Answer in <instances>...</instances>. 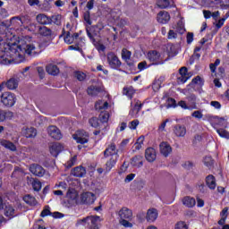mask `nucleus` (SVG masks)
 <instances>
[{
  "label": "nucleus",
  "mask_w": 229,
  "mask_h": 229,
  "mask_svg": "<svg viewBox=\"0 0 229 229\" xmlns=\"http://www.w3.org/2000/svg\"><path fill=\"white\" fill-rule=\"evenodd\" d=\"M15 21H20V17H13L9 21H2V32L1 40H4L3 44L4 50L1 52V64L2 65H10L17 56H22V55H31L35 49V45L21 42L18 45L15 42H8V40H13L15 35L10 30V26L15 24Z\"/></svg>",
  "instance_id": "1"
},
{
  "label": "nucleus",
  "mask_w": 229,
  "mask_h": 229,
  "mask_svg": "<svg viewBox=\"0 0 229 229\" xmlns=\"http://www.w3.org/2000/svg\"><path fill=\"white\" fill-rule=\"evenodd\" d=\"M99 223H101V218L98 216H89L82 219H78L76 222V226H87L89 229H99Z\"/></svg>",
  "instance_id": "2"
},
{
  "label": "nucleus",
  "mask_w": 229,
  "mask_h": 229,
  "mask_svg": "<svg viewBox=\"0 0 229 229\" xmlns=\"http://www.w3.org/2000/svg\"><path fill=\"white\" fill-rule=\"evenodd\" d=\"M148 59L151 62L152 65H164L165 61L162 55L157 50H151L148 53Z\"/></svg>",
  "instance_id": "3"
},
{
  "label": "nucleus",
  "mask_w": 229,
  "mask_h": 229,
  "mask_svg": "<svg viewBox=\"0 0 229 229\" xmlns=\"http://www.w3.org/2000/svg\"><path fill=\"white\" fill-rule=\"evenodd\" d=\"M106 60L109 67H111V69H114L115 71H117L121 65H123V63H121V60H119V57H117V55H115L114 52L107 53Z\"/></svg>",
  "instance_id": "4"
},
{
  "label": "nucleus",
  "mask_w": 229,
  "mask_h": 229,
  "mask_svg": "<svg viewBox=\"0 0 229 229\" xmlns=\"http://www.w3.org/2000/svg\"><path fill=\"white\" fill-rule=\"evenodd\" d=\"M15 94L12 92H4L1 95V103L4 105V106H13L15 105Z\"/></svg>",
  "instance_id": "5"
},
{
  "label": "nucleus",
  "mask_w": 229,
  "mask_h": 229,
  "mask_svg": "<svg viewBox=\"0 0 229 229\" xmlns=\"http://www.w3.org/2000/svg\"><path fill=\"white\" fill-rule=\"evenodd\" d=\"M72 139L76 140L77 144H87L89 142V136L83 131H79L72 135Z\"/></svg>",
  "instance_id": "6"
},
{
  "label": "nucleus",
  "mask_w": 229,
  "mask_h": 229,
  "mask_svg": "<svg viewBox=\"0 0 229 229\" xmlns=\"http://www.w3.org/2000/svg\"><path fill=\"white\" fill-rule=\"evenodd\" d=\"M190 79L191 75L189 74V70L187 67H182L179 69V76L177 77V83L179 85H183V83H186V81Z\"/></svg>",
  "instance_id": "7"
},
{
  "label": "nucleus",
  "mask_w": 229,
  "mask_h": 229,
  "mask_svg": "<svg viewBox=\"0 0 229 229\" xmlns=\"http://www.w3.org/2000/svg\"><path fill=\"white\" fill-rule=\"evenodd\" d=\"M110 157H116L119 158V149H117L115 143H111L104 151V158H108Z\"/></svg>",
  "instance_id": "8"
},
{
  "label": "nucleus",
  "mask_w": 229,
  "mask_h": 229,
  "mask_svg": "<svg viewBox=\"0 0 229 229\" xmlns=\"http://www.w3.org/2000/svg\"><path fill=\"white\" fill-rule=\"evenodd\" d=\"M81 201L82 205H92L96 201V194L87 191L81 195Z\"/></svg>",
  "instance_id": "9"
},
{
  "label": "nucleus",
  "mask_w": 229,
  "mask_h": 229,
  "mask_svg": "<svg viewBox=\"0 0 229 229\" xmlns=\"http://www.w3.org/2000/svg\"><path fill=\"white\" fill-rule=\"evenodd\" d=\"M2 209L4 210V215L5 217H9V219H13L15 217V208L12 207L10 204H4L3 201L1 202Z\"/></svg>",
  "instance_id": "10"
},
{
  "label": "nucleus",
  "mask_w": 229,
  "mask_h": 229,
  "mask_svg": "<svg viewBox=\"0 0 229 229\" xmlns=\"http://www.w3.org/2000/svg\"><path fill=\"white\" fill-rule=\"evenodd\" d=\"M173 132L175 137H185L187 135V127L185 125H182L180 123L173 126Z\"/></svg>",
  "instance_id": "11"
},
{
  "label": "nucleus",
  "mask_w": 229,
  "mask_h": 229,
  "mask_svg": "<svg viewBox=\"0 0 229 229\" xmlns=\"http://www.w3.org/2000/svg\"><path fill=\"white\" fill-rule=\"evenodd\" d=\"M30 171L32 174H34V176H38L39 178H42V176L46 174V170L44 169V167L37 164L30 165Z\"/></svg>",
  "instance_id": "12"
},
{
  "label": "nucleus",
  "mask_w": 229,
  "mask_h": 229,
  "mask_svg": "<svg viewBox=\"0 0 229 229\" xmlns=\"http://www.w3.org/2000/svg\"><path fill=\"white\" fill-rule=\"evenodd\" d=\"M47 133L55 140H60V139H62V132L60 131V129L55 125H51L47 128Z\"/></svg>",
  "instance_id": "13"
},
{
  "label": "nucleus",
  "mask_w": 229,
  "mask_h": 229,
  "mask_svg": "<svg viewBox=\"0 0 229 229\" xmlns=\"http://www.w3.org/2000/svg\"><path fill=\"white\" fill-rule=\"evenodd\" d=\"M117 160H119L117 157H108V159L106 160L104 165L106 174H107V173H110V171H112V169L115 167V164H117Z\"/></svg>",
  "instance_id": "14"
},
{
  "label": "nucleus",
  "mask_w": 229,
  "mask_h": 229,
  "mask_svg": "<svg viewBox=\"0 0 229 229\" xmlns=\"http://www.w3.org/2000/svg\"><path fill=\"white\" fill-rule=\"evenodd\" d=\"M157 218L158 210H157L156 208H149L147 211L146 220L148 221V223H155V221H157Z\"/></svg>",
  "instance_id": "15"
},
{
  "label": "nucleus",
  "mask_w": 229,
  "mask_h": 229,
  "mask_svg": "<svg viewBox=\"0 0 229 229\" xmlns=\"http://www.w3.org/2000/svg\"><path fill=\"white\" fill-rule=\"evenodd\" d=\"M159 149L163 157H167L168 155H171V153L173 152V148H171V145H169V143L165 141L160 143Z\"/></svg>",
  "instance_id": "16"
},
{
  "label": "nucleus",
  "mask_w": 229,
  "mask_h": 229,
  "mask_svg": "<svg viewBox=\"0 0 229 229\" xmlns=\"http://www.w3.org/2000/svg\"><path fill=\"white\" fill-rule=\"evenodd\" d=\"M157 22L160 24H167L169 21H171V15H169V13L161 11L159 13H157Z\"/></svg>",
  "instance_id": "17"
},
{
  "label": "nucleus",
  "mask_w": 229,
  "mask_h": 229,
  "mask_svg": "<svg viewBox=\"0 0 229 229\" xmlns=\"http://www.w3.org/2000/svg\"><path fill=\"white\" fill-rule=\"evenodd\" d=\"M145 158L148 162H155L157 160V150L149 147L145 150Z\"/></svg>",
  "instance_id": "18"
},
{
  "label": "nucleus",
  "mask_w": 229,
  "mask_h": 229,
  "mask_svg": "<svg viewBox=\"0 0 229 229\" xmlns=\"http://www.w3.org/2000/svg\"><path fill=\"white\" fill-rule=\"evenodd\" d=\"M72 174L76 178H83L87 174V170L83 166H77L72 170Z\"/></svg>",
  "instance_id": "19"
},
{
  "label": "nucleus",
  "mask_w": 229,
  "mask_h": 229,
  "mask_svg": "<svg viewBox=\"0 0 229 229\" xmlns=\"http://www.w3.org/2000/svg\"><path fill=\"white\" fill-rule=\"evenodd\" d=\"M119 216L121 219H128V221H130L133 216V213L131 212V209L128 208H123L119 211Z\"/></svg>",
  "instance_id": "20"
},
{
  "label": "nucleus",
  "mask_w": 229,
  "mask_h": 229,
  "mask_svg": "<svg viewBox=\"0 0 229 229\" xmlns=\"http://www.w3.org/2000/svg\"><path fill=\"white\" fill-rule=\"evenodd\" d=\"M63 149H64V147L62 146V144L54 143L50 147V153H51L52 157H58V155H60V153H62Z\"/></svg>",
  "instance_id": "21"
},
{
  "label": "nucleus",
  "mask_w": 229,
  "mask_h": 229,
  "mask_svg": "<svg viewBox=\"0 0 229 229\" xmlns=\"http://www.w3.org/2000/svg\"><path fill=\"white\" fill-rule=\"evenodd\" d=\"M37 21L39 24H42L43 26H47L51 24V17L46 15V14H38L37 16Z\"/></svg>",
  "instance_id": "22"
},
{
  "label": "nucleus",
  "mask_w": 229,
  "mask_h": 229,
  "mask_svg": "<svg viewBox=\"0 0 229 229\" xmlns=\"http://www.w3.org/2000/svg\"><path fill=\"white\" fill-rule=\"evenodd\" d=\"M131 165L133 167H142L144 165L142 156H135L131 160Z\"/></svg>",
  "instance_id": "23"
},
{
  "label": "nucleus",
  "mask_w": 229,
  "mask_h": 229,
  "mask_svg": "<svg viewBox=\"0 0 229 229\" xmlns=\"http://www.w3.org/2000/svg\"><path fill=\"white\" fill-rule=\"evenodd\" d=\"M5 85L7 89H9V90H15V89L19 87V79L11 78L10 80L7 81Z\"/></svg>",
  "instance_id": "24"
},
{
  "label": "nucleus",
  "mask_w": 229,
  "mask_h": 229,
  "mask_svg": "<svg viewBox=\"0 0 229 229\" xmlns=\"http://www.w3.org/2000/svg\"><path fill=\"white\" fill-rule=\"evenodd\" d=\"M186 99L191 110H196V108H198V106L196 105V95L191 94L190 96L186 97Z\"/></svg>",
  "instance_id": "25"
},
{
  "label": "nucleus",
  "mask_w": 229,
  "mask_h": 229,
  "mask_svg": "<svg viewBox=\"0 0 229 229\" xmlns=\"http://www.w3.org/2000/svg\"><path fill=\"white\" fill-rule=\"evenodd\" d=\"M46 70L47 73L51 74V76H56L60 72V69H58V66L52 64L47 65Z\"/></svg>",
  "instance_id": "26"
},
{
  "label": "nucleus",
  "mask_w": 229,
  "mask_h": 229,
  "mask_svg": "<svg viewBox=\"0 0 229 229\" xmlns=\"http://www.w3.org/2000/svg\"><path fill=\"white\" fill-rule=\"evenodd\" d=\"M38 33L41 37H51L53 30L46 26L38 27Z\"/></svg>",
  "instance_id": "27"
},
{
  "label": "nucleus",
  "mask_w": 229,
  "mask_h": 229,
  "mask_svg": "<svg viewBox=\"0 0 229 229\" xmlns=\"http://www.w3.org/2000/svg\"><path fill=\"white\" fill-rule=\"evenodd\" d=\"M206 184L208 187V189H211V191H214L216 189V177L212 174H209L206 177Z\"/></svg>",
  "instance_id": "28"
},
{
  "label": "nucleus",
  "mask_w": 229,
  "mask_h": 229,
  "mask_svg": "<svg viewBox=\"0 0 229 229\" xmlns=\"http://www.w3.org/2000/svg\"><path fill=\"white\" fill-rule=\"evenodd\" d=\"M182 204L185 207H188V208H192V207H195L196 205V199L191 197H184L182 199Z\"/></svg>",
  "instance_id": "29"
},
{
  "label": "nucleus",
  "mask_w": 229,
  "mask_h": 229,
  "mask_svg": "<svg viewBox=\"0 0 229 229\" xmlns=\"http://www.w3.org/2000/svg\"><path fill=\"white\" fill-rule=\"evenodd\" d=\"M89 96L92 98H96L101 92V88L96 86H89L87 89Z\"/></svg>",
  "instance_id": "30"
},
{
  "label": "nucleus",
  "mask_w": 229,
  "mask_h": 229,
  "mask_svg": "<svg viewBox=\"0 0 229 229\" xmlns=\"http://www.w3.org/2000/svg\"><path fill=\"white\" fill-rule=\"evenodd\" d=\"M1 146L5 148L6 149H9L10 151H17V147L12 141L3 140H2Z\"/></svg>",
  "instance_id": "31"
},
{
  "label": "nucleus",
  "mask_w": 229,
  "mask_h": 229,
  "mask_svg": "<svg viewBox=\"0 0 229 229\" xmlns=\"http://www.w3.org/2000/svg\"><path fill=\"white\" fill-rule=\"evenodd\" d=\"M23 133L27 139H33L37 137V129L33 127L27 128Z\"/></svg>",
  "instance_id": "32"
},
{
  "label": "nucleus",
  "mask_w": 229,
  "mask_h": 229,
  "mask_svg": "<svg viewBox=\"0 0 229 229\" xmlns=\"http://www.w3.org/2000/svg\"><path fill=\"white\" fill-rule=\"evenodd\" d=\"M193 85L203 87V85H205V81L201 77L197 76L192 79L191 82L189 84V87H193Z\"/></svg>",
  "instance_id": "33"
},
{
  "label": "nucleus",
  "mask_w": 229,
  "mask_h": 229,
  "mask_svg": "<svg viewBox=\"0 0 229 229\" xmlns=\"http://www.w3.org/2000/svg\"><path fill=\"white\" fill-rule=\"evenodd\" d=\"M108 108V102H103V100H98L95 104V109L98 112H101V110H106Z\"/></svg>",
  "instance_id": "34"
},
{
  "label": "nucleus",
  "mask_w": 229,
  "mask_h": 229,
  "mask_svg": "<svg viewBox=\"0 0 229 229\" xmlns=\"http://www.w3.org/2000/svg\"><path fill=\"white\" fill-rule=\"evenodd\" d=\"M23 201H25L27 205H30V207H35V205H37V199L31 195H25L23 197Z\"/></svg>",
  "instance_id": "35"
},
{
  "label": "nucleus",
  "mask_w": 229,
  "mask_h": 229,
  "mask_svg": "<svg viewBox=\"0 0 229 229\" xmlns=\"http://www.w3.org/2000/svg\"><path fill=\"white\" fill-rule=\"evenodd\" d=\"M215 123L217 126H221L222 128H226V124L228 122L225 117L215 116Z\"/></svg>",
  "instance_id": "36"
},
{
  "label": "nucleus",
  "mask_w": 229,
  "mask_h": 229,
  "mask_svg": "<svg viewBox=\"0 0 229 229\" xmlns=\"http://www.w3.org/2000/svg\"><path fill=\"white\" fill-rule=\"evenodd\" d=\"M157 6L161 10H165V8H171V2L169 0H158Z\"/></svg>",
  "instance_id": "37"
},
{
  "label": "nucleus",
  "mask_w": 229,
  "mask_h": 229,
  "mask_svg": "<svg viewBox=\"0 0 229 229\" xmlns=\"http://www.w3.org/2000/svg\"><path fill=\"white\" fill-rule=\"evenodd\" d=\"M123 96H127L129 99H131V98H133V95L135 94V89H133V88L131 87L123 88Z\"/></svg>",
  "instance_id": "38"
},
{
  "label": "nucleus",
  "mask_w": 229,
  "mask_h": 229,
  "mask_svg": "<svg viewBox=\"0 0 229 229\" xmlns=\"http://www.w3.org/2000/svg\"><path fill=\"white\" fill-rule=\"evenodd\" d=\"M131 58V52L126 48H123L122 50V59L124 60V62H128Z\"/></svg>",
  "instance_id": "39"
},
{
  "label": "nucleus",
  "mask_w": 229,
  "mask_h": 229,
  "mask_svg": "<svg viewBox=\"0 0 229 229\" xmlns=\"http://www.w3.org/2000/svg\"><path fill=\"white\" fill-rule=\"evenodd\" d=\"M31 185L32 189L36 191V192H38L40 189H42V182H40V181H38V179H33Z\"/></svg>",
  "instance_id": "40"
},
{
  "label": "nucleus",
  "mask_w": 229,
  "mask_h": 229,
  "mask_svg": "<svg viewBox=\"0 0 229 229\" xmlns=\"http://www.w3.org/2000/svg\"><path fill=\"white\" fill-rule=\"evenodd\" d=\"M51 24H56V26H60L62 24V15L56 14L50 17Z\"/></svg>",
  "instance_id": "41"
},
{
  "label": "nucleus",
  "mask_w": 229,
  "mask_h": 229,
  "mask_svg": "<svg viewBox=\"0 0 229 229\" xmlns=\"http://www.w3.org/2000/svg\"><path fill=\"white\" fill-rule=\"evenodd\" d=\"M74 77L78 80V81H85L87 79V74L83 72H75Z\"/></svg>",
  "instance_id": "42"
},
{
  "label": "nucleus",
  "mask_w": 229,
  "mask_h": 229,
  "mask_svg": "<svg viewBox=\"0 0 229 229\" xmlns=\"http://www.w3.org/2000/svg\"><path fill=\"white\" fill-rule=\"evenodd\" d=\"M203 162L206 167H212L214 165V159L210 156L205 157Z\"/></svg>",
  "instance_id": "43"
},
{
  "label": "nucleus",
  "mask_w": 229,
  "mask_h": 229,
  "mask_svg": "<svg viewBox=\"0 0 229 229\" xmlns=\"http://www.w3.org/2000/svg\"><path fill=\"white\" fill-rule=\"evenodd\" d=\"M216 133H218L219 137L222 139H229V132L225 129H216Z\"/></svg>",
  "instance_id": "44"
},
{
  "label": "nucleus",
  "mask_w": 229,
  "mask_h": 229,
  "mask_svg": "<svg viewBox=\"0 0 229 229\" xmlns=\"http://www.w3.org/2000/svg\"><path fill=\"white\" fill-rule=\"evenodd\" d=\"M1 115L2 121L3 119H12V117H13V113L12 111H2Z\"/></svg>",
  "instance_id": "45"
},
{
  "label": "nucleus",
  "mask_w": 229,
  "mask_h": 229,
  "mask_svg": "<svg viewBox=\"0 0 229 229\" xmlns=\"http://www.w3.org/2000/svg\"><path fill=\"white\" fill-rule=\"evenodd\" d=\"M99 118L101 123H106L108 119H110V114H108V112H101L99 114Z\"/></svg>",
  "instance_id": "46"
},
{
  "label": "nucleus",
  "mask_w": 229,
  "mask_h": 229,
  "mask_svg": "<svg viewBox=\"0 0 229 229\" xmlns=\"http://www.w3.org/2000/svg\"><path fill=\"white\" fill-rule=\"evenodd\" d=\"M199 58H201V54H198V53L194 52L193 55L190 58V65H192L194 64V62H196L197 60H199Z\"/></svg>",
  "instance_id": "47"
},
{
  "label": "nucleus",
  "mask_w": 229,
  "mask_h": 229,
  "mask_svg": "<svg viewBox=\"0 0 229 229\" xmlns=\"http://www.w3.org/2000/svg\"><path fill=\"white\" fill-rule=\"evenodd\" d=\"M83 19L89 26L92 25V21L90 20V11H86L83 14Z\"/></svg>",
  "instance_id": "48"
},
{
  "label": "nucleus",
  "mask_w": 229,
  "mask_h": 229,
  "mask_svg": "<svg viewBox=\"0 0 229 229\" xmlns=\"http://www.w3.org/2000/svg\"><path fill=\"white\" fill-rule=\"evenodd\" d=\"M89 123L92 128H98L99 126V120L97 117H92L89 120Z\"/></svg>",
  "instance_id": "49"
},
{
  "label": "nucleus",
  "mask_w": 229,
  "mask_h": 229,
  "mask_svg": "<svg viewBox=\"0 0 229 229\" xmlns=\"http://www.w3.org/2000/svg\"><path fill=\"white\" fill-rule=\"evenodd\" d=\"M64 42L68 45L74 44V38L71 36V32H67L66 36L64 37Z\"/></svg>",
  "instance_id": "50"
},
{
  "label": "nucleus",
  "mask_w": 229,
  "mask_h": 229,
  "mask_svg": "<svg viewBox=\"0 0 229 229\" xmlns=\"http://www.w3.org/2000/svg\"><path fill=\"white\" fill-rule=\"evenodd\" d=\"M178 105H176V100L173 98L167 99V108H176Z\"/></svg>",
  "instance_id": "51"
},
{
  "label": "nucleus",
  "mask_w": 229,
  "mask_h": 229,
  "mask_svg": "<svg viewBox=\"0 0 229 229\" xmlns=\"http://www.w3.org/2000/svg\"><path fill=\"white\" fill-rule=\"evenodd\" d=\"M76 160H78V156H73L67 163L66 167L71 168L74 164H76Z\"/></svg>",
  "instance_id": "52"
},
{
  "label": "nucleus",
  "mask_w": 229,
  "mask_h": 229,
  "mask_svg": "<svg viewBox=\"0 0 229 229\" xmlns=\"http://www.w3.org/2000/svg\"><path fill=\"white\" fill-rule=\"evenodd\" d=\"M177 106H181L183 110H191V106H189V104L187 102L181 100L178 102Z\"/></svg>",
  "instance_id": "53"
},
{
  "label": "nucleus",
  "mask_w": 229,
  "mask_h": 229,
  "mask_svg": "<svg viewBox=\"0 0 229 229\" xmlns=\"http://www.w3.org/2000/svg\"><path fill=\"white\" fill-rule=\"evenodd\" d=\"M175 229H189V226L185 222L180 221L175 225Z\"/></svg>",
  "instance_id": "54"
},
{
  "label": "nucleus",
  "mask_w": 229,
  "mask_h": 229,
  "mask_svg": "<svg viewBox=\"0 0 229 229\" xmlns=\"http://www.w3.org/2000/svg\"><path fill=\"white\" fill-rule=\"evenodd\" d=\"M191 116L195 119H203V113L200 110H197L191 114Z\"/></svg>",
  "instance_id": "55"
},
{
  "label": "nucleus",
  "mask_w": 229,
  "mask_h": 229,
  "mask_svg": "<svg viewBox=\"0 0 229 229\" xmlns=\"http://www.w3.org/2000/svg\"><path fill=\"white\" fill-rule=\"evenodd\" d=\"M137 126H139V120H133L129 123L130 130H137Z\"/></svg>",
  "instance_id": "56"
},
{
  "label": "nucleus",
  "mask_w": 229,
  "mask_h": 229,
  "mask_svg": "<svg viewBox=\"0 0 229 229\" xmlns=\"http://www.w3.org/2000/svg\"><path fill=\"white\" fill-rule=\"evenodd\" d=\"M120 223L125 228H131V226H133V224L130 223V221H128L126 219H122Z\"/></svg>",
  "instance_id": "57"
},
{
  "label": "nucleus",
  "mask_w": 229,
  "mask_h": 229,
  "mask_svg": "<svg viewBox=\"0 0 229 229\" xmlns=\"http://www.w3.org/2000/svg\"><path fill=\"white\" fill-rule=\"evenodd\" d=\"M37 71H38V74L40 80H44V76L46 74V72L44 71V67L38 66L37 68Z\"/></svg>",
  "instance_id": "58"
},
{
  "label": "nucleus",
  "mask_w": 229,
  "mask_h": 229,
  "mask_svg": "<svg viewBox=\"0 0 229 229\" xmlns=\"http://www.w3.org/2000/svg\"><path fill=\"white\" fill-rule=\"evenodd\" d=\"M138 69L139 71H144L145 69H148V63H146V61L139 63Z\"/></svg>",
  "instance_id": "59"
},
{
  "label": "nucleus",
  "mask_w": 229,
  "mask_h": 229,
  "mask_svg": "<svg viewBox=\"0 0 229 229\" xmlns=\"http://www.w3.org/2000/svg\"><path fill=\"white\" fill-rule=\"evenodd\" d=\"M186 38H187V44H192L194 40V33L189 32L186 36Z\"/></svg>",
  "instance_id": "60"
},
{
  "label": "nucleus",
  "mask_w": 229,
  "mask_h": 229,
  "mask_svg": "<svg viewBox=\"0 0 229 229\" xmlns=\"http://www.w3.org/2000/svg\"><path fill=\"white\" fill-rule=\"evenodd\" d=\"M178 37V33L174 32V30H170L168 32V38L169 40L173 39V38H177Z\"/></svg>",
  "instance_id": "61"
},
{
  "label": "nucleus",
  "mask_w": 229,
  "mask_h": 229,
  "mask_svg": "<svg viewBox=\"0 0 229 229\" xmlns=\"http://www.w3.org/2000/svg\"><path fill=\"white\" fill-rule=\"evenodd\" d=\"M141 109H142V104L137 102V103L134 105L133 112H136V114H139V112H140Z\"/></svg>",
  "instance_id": "62"
},
{
  "label": "nucleus",
  "mask_w": 229,
  "mask_h": 229,
  "mask_svg": "<svg viewBox=\"0 0 229 229\" xmlns=\"http://www.w3.org/2000/svg\"><path fill=\"white\" fill-rule=\"evenodd\" d=\"M136 174H128L125 179L124 182L125 183H130V182H131L134 178H135Z\"/></svg>",
  "instance_id": "63"
},
{
  "label": "nucleus",
  "mask_w": 229,
  "mask_h": 229,
  "mask_svg": "<svg viewBox=\"0 0 229 229\" xmlns=\"http://www.w3.org/2000/svg\"><path fill=\"white\" fill-rule=\"evenodd\" d=\"M94 3H95L94 0L88 1L87 4H86V7L89 10V12H90V10L94 9Z\"/></svg>",
  "instance_id": "64"
}]
</instances>
